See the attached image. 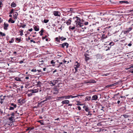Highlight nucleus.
I'll return each mask as SVG.
<instances>
[{"label":"nucleus","instance_id":"f257e3e1","mask_svg":"<svg viewBox=\"0 0 133 133\" xmlns=\"http://www.w3.org/2000/svg\"><path fill=\"white\" fill-rule=\"evenodd\" d=\"M132 29V28L131 27H130L128 28L126 30H123L122 31V32H123L125 34H128L129 33V32L131 31Z\"/></svg>","mask_w":133,"mask_h":133},{"label":"nucleus","instance_id":"f03ea898","mask_svg":"<svg viewBox=\"0 0 133 133\" xmlns=\"http://www.w3.org/2000/svg\"><path fill=\"white\" fill-rule=\"evenodd\" d=\"M53 14L56 16H60L61 13L58 11H55L53 12Z\"/></svg>","mask_w":133,"mask_h":133},{"label":"nucleus","instance_id":"7ed1b4c3","mask_svg":"<svg viewBox=\"0 0 133 133\" xmlns=\"http://www.w3.org/2000/svg\"><path fill=\"white\" fill-rule=\"evenodd\" d=\"M76 23V26L78 27H82L83 26V24L81 23L80 22H77Z\"/></svg>","mask_w":133,"mask_h":133},{"label":"nucleus","instance_id":"20e7f679","mask_svg":"<svg viewBox=\"0 0 133 133\" xmlns=\"http://www.w3.org/2000/svg\"><path fill=\"white\" fill-rule=\"evenodd\" d=\"M60 45H61V47L63 48H64L65 46H66V48H67L69 44L67 43H65L62 44H60Z\"/></svg>","mask_w":133,"mask_h":133},{"label":"nucleus","instance_id":"39448f33","mask_svg":"<svg viewBox=\"0 0 133 133\" xmlns=\"http://www.w3.org/2000/svg\"><path fill=\"white\" fill-rule=\"evenodd\" d=\"M18 103L21 105H22L25 102V100L24 99H22V100L19 99L18 100Z\"/></svg>","mask_w":133,"mask_h":133},{"label":"nucleus","instance_id":"423d86ee","mask_svg":"<svg viewBox=\"0 0 133 133\" xmlns=\"http://www.w3.org/2000/svg\"><path fill=\"white\" fill-rule=\"evenodd\" d=\"M18 15V13L16 12H14L13 13V16L15 19L17 18V17Z\"/></svg>","mask_w":133,"mask_h":133},{"label":"nucleus","instance_id":"0eeeda50","mask_svg":"<svg viewBox=\"0 0 133 133\" xmlns=\"http://www.w3.org/2000/svg\"><path fill=\"white\" fill-rule=\"evenodd\" d=\"M83 108L85 109L86 111L88 112L89 113H90V111H89V109L88 107L85 105L83 106Z\"/></svg>","mask_w":133,"mask_h":133},{"label":"nucleus","instance_id":"6e6552de","mask_svg":"<svg viewBox=\"0 0 133 133\" xmlns=\"http://www.w3.org/2000/svg\"><path fill=\"white\" fill-rule=\"evenodd\" d=\"M98 98V96L96 95H94L92 97V98L91 99L92 100H95L96 101L97 100V99Z\"/></svg>","mask_w":133,"mask_h":133},{"label":"nucleus","instance_id":"1a4fd4ad","mask_svg":"<svg viewBox=\"0 0 133 133\" xmlns=\"http://www.w3.org/2000/svg\"><path fill=\"white\" fill-rule=\"evenodd\" d=\"M84 56L85 61L86 62H87L90 59L89 57V55L88 54L84 55Z\"/></svg>","mask_w":133,"mask_h":133},{"label":"nucleus","instance_id":"9d476101","mask_svg":"<svg viewBox=\"0 0 133 133\" xmlns=\"http://www.w3.org/2000/svg\"><path fill=\"white\" fill-rule=\"evenodd\" d=\"M69 100H65L62 102L61 103L63 104H68L69 103Z\"/></svg>","mask_w":133,"mask_h":133},{"label":"nucleus","instance_id":"9b49d317","mask_svg":"<svg viewBox=\"0 0 133 133\" xmlns=\"http://www.w3.org/2000/svg\"><path fill=\"white\" fill-rule=\"evenodd\" d=\"M71 18H70L69 19L66 21V23L67 25H69L71 24Z\"/></svg>","mask_w":133,"mask_h":133},{"label":"nucleus","instance_id":"f8f14e48","mask_svg":"<svg viewBox=\"0 0 133 133\" xmlns=\"http://www.w3.org/2000/svg\"><path fill=\"white\" fill-rule=\"evenodd\" d=\"M4 29L5 30H6L7 29V28L9 26V24L7 23H5L4 24Z\"/></svg>","mask_w":133,"mask_h":133},{"label":"nucleus","instance_id":"ddd939ff","mask_svg":"<svg viewBox=\"0 0 133 133\" xmlns=\"http://www.w3.org/2000/svg\"><path fill=\"white\" fill-rule=\"evenodd\" d=\"M14 117L11 116V117H9L8 119L12 122H14L15 121V120H14Z\"/></svg>","mask_w":133,"mask_h":133},{"label":"nucleus","instance_id":"4468645a","mask_svg":"<svg viewBox=\"0 0 133 133\" xmlns=\"http://www.w3.org/2000/svg\"><path fill=\"white\" fill-rule=\"evenodd\" d=\"M80 65L79 63H78L77 62H76L74 65V67L78 68L79 67Z\"/></svg>","mask_w":133,"mask_h":133},{"label":"nucleus","instance_id":"2eb2a0df","mask_svg":"<svg viewBox=\"0 0 133 133\" xmlns=\"http://www.w3.org/2000/svg\"><path fill=\"white\" fill-rule=\"evenodd\" d=\"M30 91L32 93H36L38 91V90L37 89H35L34 90H31Z\"/></svg>","mask_w":133,"mask_h":133},{"label":"nucleus","instance_id":"dca6fc26","mask_svg":"<svg viewBox=\"0 0 133 133\" xmlns=\"http://www.w3.org/2000/svg\"><path fill=\"white\" fill-rule=\"evenodd\" d=\"M59 98L60 99L65 98V99H68V95L62 96L61 97H59Z\"/></svg>","mask_w":133,"mask_h":133},{"label":"nucleus","instance_id":"f3484780","mask_svg":"<svg viewBox=\"0 0 133 133\" xmlns=\"http://www.w3.org/2000/svg\"><path fill=\"white\" fill-rule=\"evenodd\" d=\"M53 83V85L54 86L56 84H57L58 83V81L57 80H55L52 81Z\"/></svg>","mask_w":133,"mask_h":133},{"label":"nucleus","instance_id":"a211bd4d","mask_svg":"<svg viewBox=\"0 0 133 133\" xmlns=\"http://www.w3.org/2000/svg\"><path fill=\"white\" fill-rule=\"evenodd\" d=\"M59 89L57 88H55L54 90V93L57 94L58 93Z\"/></svg>","mask_w":133,"mask_h":133},{"label":"nucleus","instance_id":"6ab92c4d","mask_svg":"<svg viewBox=\"0 0 133 133\" xmlns=\"http://www.w3.org/2000/svg\"><path fill=\"white\" fill-rule=\"evenodd\" d=\"M91 96H87L85 97V100L89 101L91 100Z\"/></svg>","mask_w":133,"mask_h":133},{"label":"nucleus","instance_id":"aec40b11","mask_svg":"<svg viewBox=\"0 0 133 133\" xmlns=\"http://www.w3.org/2000/svg\"><path fill=\"white\" fill-rule=\"evenodd\" d=\"M59 37V39H61V41H63L64 40H65L66 39V38H64L63 37Z\"/></svg>","mask_w":133,"mask_h":133},{"label":"nucleus","instance_id":"412c9836","mask_svg":"<svg viewBox=\"0 0 133 133\" xmlns=\"http://www.w3.org/2000/svg\"><path fill=\"white\" fill-rule=\"evenodd\" d=\"M76 20H75V22H80L81 20L80 19V18L78 17H76Z\"/></svg>","mask_w":133,"mask_h":133},{"label":"nucleus","instance_id":"4be33fe9","mask_svg":"<svg viewBox=\"0 0 133 133\" xmlns=\"http://www.w3.org/2000/svg\"><path fill=\"white\" fill-rule=\"evenodd\" d=\"M34 29L35 31H38L39 30V28L38 26H35L34 27Z\"/></svg>","mask_w":133,"mask_h":133},{"label":"nucleus","instance_id":"5701e85b","mask_svg":"<svg viewBox=\"0 0 133 133\" xmlns=\"http://www.w3.org/2000/svg\"><path fill=\"white\" fill-rule=\"evenodd\" d=\"M11 6L13 7H15L16 6V4L14 2H12L11 3Z\"/></svg>","mask_w":133,"mask_h":133},{"label":"nucleus","instance_id":"b1692460","mask_svg":"<svg viewBox=\"0 0 133 133\" xmlns=\"http://www.w3.org/2000/svg\"><path fill=\"white\" fill-rule=\"evenodd\" d=\"M36 83H37L36 84L38 86L40 87L41 86L40 84H41V82L40 81H38V82H36Z\"/></svg>","mask_w":133,"mask_h":133},{"label":"nucleus","instance_id":"393cba45","mask_svg":"<svg viewBox=\"0 0 133 133\" xmlns=\"http://www.w3.org/2000/svg\"><path fill=\"white\" fill-rule=\"evenodd\" d=\"M34 129V127L31 128L30 127H29L27 128V129L26 130L31 131L32 130H33Z\"/></svg>","mask_w":133,"mask_h":133},{"label":"nucleus","instance_id":"a878e982","mask_svg":"<svg viewBox=\"0 0 133 133\" xmlns=\"http://www.w3.org/2000/svg\"><path fill=\"white\" fill-rule=\"evenodd\" d=\"M9 22H11L12 23H14L15 21L12 20V19L11 18H10L9 19L8 21Z\"/></svg>","mask_w":133,"mask_h":133},{"label":"nucleus","instance_id":"bb28decb","mask_svg":"<svg viewBox=\"0 0 133 133\" xmlns=\"http://www.w3.org/2000/svg\"><path fill=\"white\" fill-rule=\"evenodd\" d=\"M117 83H114V84H112L109 85H108V87H111L112 86H114L116 85H117Z\"/></svg>","mask_w":133,"mask_h":133},{"label":"nucleus","instance_id":"cd10ccee","mask_svg":"<svg viewBox=\"0 0 133 133\" xmlns=\"http://www.w3.org/2000/svg\"><path fill=\"white\" fill-rule=\"evenodd\" d=\"M81 96V95H77V94H74L73 95V96H74V98L78 96Z\"/></svg>","mask_w":133,"mask_h":133},{"label":"nucleus","instance_id":"c85d7f7f","mask_svg":"<svg viewBox=\"0 0 133 133\" xmlns=\"http://www.w3.org/2000/svg\"><path fill=\"white\" fill-rule=\"evenodd\" d=\"M95 81L94 80H90L88 82V83H95Z\"/></svg>","mask_w":133,"mask_h":133},{"label":"nucleus","instance_id":"c756f323","mask_svg":"<svg viewBox=\"0 0 133 133\" xmlns=\"http://www.w3.org/2000/svg\"><path fill=\"white\" fill-rule=\"evenodd\" d=\"M21 37L20 38H16V41H18V42H19L21 41Z\"/></svg>","mask_w":133,"mask_h":133},{"label":"nucleus","instance_id":"7c9ffc66","mask_svg":"<svg viewBox=\"0 0 133 133\" xmlns=\"http://www.w3.org/2000/svg\"><path fill=\"white\" fill-rule=\"evenodd\" d=\"M123 116L125 118H128L129 117V115L127 114L124 115Z\"/></svg>","mask_w":133,"mask_h":133},{"label":"nucleus","instance_id":"2f4dec72","mask_svg":"<svg viewBox=\"0 0 133 133\" xmlns=\"http://www.w3.org/2000/svg\"><path fill=\"white\" fill-rule=\"evenodd\" d=\"M0 35L2 36H5V33H3L1 32H0Z\"/></svg>","mask_w":133,"mask_h":133},{"label":"nucleus","instance_id":"473e14b6","mask_svg":"<svg viewBox=\"0 0 133 133\" xmlns=\"http://www.w3.org/2000/svg\"><path fill=\"white\" fill-rule=\"evenodd\" d=\"M60 39H59V38H58V37H57L55 38V40L57 42H60Z\"/></svg>","mask_w":133,"mask_h":133},{"label":"nucleus","instance_id":"72a5a7b5","mask_svg":"<svg viewBox=\"0 0 133 133\" xmlns=\"http://www.w3.org/2000/svg\"><path fill=\"white\" fill-rule=\"evenodd\" d=\"M49 21V19H45L43 21H42L43 22H44L45 23H48Z\"/></svg>","mask_w":133,"mask_h":133},{"label":"nucleus","instance_id":"f704fd0d","mask_svg":"<svg viewBox=\"0 0 133 133\" xmlns=\"http://www.w3.org/2000/svg\"><path fill=\"white\" fill-rule=\"evenodd\" d=\"M14 39L13 38H11V41H9V43H12L14 42Z\"/></svg>","mask_w":133,"mask_h":133},{"label":"nucleus","instance_id":"c9c22d12","mask_svg":"<svg viewBox=\"0 0 133 133\" xmlns=\"http://www.w3.org/2000/svg\"><path fill=\"white\" fill-rule=\"evenodd\" d=\"M43 121V120H40L39 121H38V122H40L42 125H44V124L43 123V122H42Z\"/></svg>","mask_w":133,"mask_h":133},{"label":"nucleus","instance_id":"e433bc0d","mask_svg":"<svg viewBox=\"0 0 133 133\" xmlns=\"http://www.w3.org/2000/svg\"><path fill=\"white\" fill-rule=\"evenodd\" d=\"M23 30H22L21 31H20V35L21 36H22L23 35Z\"/></svg>","mask_w":133,"mask_h":133},{"label":"nucleus","instance_id":"4c0bfd02","mask_svg":"<svg viewBox=\"0 0 133 133\" xmlns=\"http://www.w3.org/2000/svg\"><path fill=\"white\" fill-rule=\"evenodd\" d=\"M11 105L12 106H13L15 108H16L17 107V105L16 104H14L13 103H11Z\"/></svg>","mask_w":133,"mask_h":133},{"label":"nucleus","instance_id":"58836bf2","mask_svg":"<svg viewBox=\"0 0 133 133\" xmlns=\"http://www.w3.org/2000/svg\"><path fill=\"white\" fill-rule=\"evenodd\" d=\"M14 9H12L11 10L10 12H9V14H11L12 13H13L14 12Z\"/></svg>","mask_w":133,"mask_h":133},{"label":"nucleus","instance_id":"ea45409f","mask_svg":"<svg viewBox=\"0 0 133 133\" xmlns=\"http://www.w3.org/2000/svg\"><path fill=\"white\" fill-rule=\"evenodd\" d=\"M49 84H50L51 86H53V81H51L49 83Z\"/></svg>","mask_w":133,"mask_h":133},{"label":"nucleus","instance_id":"a19ab883","mask_svg":"<svg viewBox=\"0 0 133 133\" xmlns=\"http://www.w3.org/2000/svg\"><path fill=\"white\" fill-rule=\"evenodd\" d=\"M31 71L33 72H36L37 70L36 69H34L31 70Z\"/></svg>","mask_w":133,"mask_h":133},{"label":"nucleus","instance_id":"79ce46f5","mask_svg":"<svg viewBox=\"0 0 133 133\" xmlns=\"http://www.w3.org/2000/svg\"><path fill=\"white\" fill-rule=\"evenodd\" d=\"M68 99H69L70 98H74V96H73V95H68Z\"/></svg>","mask_w":133,"mask_h":133},{"label":"nucleus","instance_id":"37998d69","mask_svg":"<svg viewBox=\"0 0 133 133\" xmlns=\"http://www.w3.org/2000/svg\"><path fill=\"white\" fill-rule=\"evenodd\" d=\"M14 108H15L14 107H10L9 109L10 110H13L14 109Z\"/></svg>","mask_w":133,"mask_h":133},{"label":"nucleus","instance_id":"c03bdc74","mask_svg":"<svg viewBox=\"0 0 133 133\" xmlns=\"http://www.w3.org/2000/svg\"><path fill=\"white\" fill-rule=\"evenodd\" d=\"M114 45V43L113 42H111L109 44V45L112 46L113 45Z\"/></svg>","mask_w":133,"mask_h":133},{"label":"nucleus","instance_id":"a18cd8bd","mask_svg":"<svg viewBox=\"0 0 133 133\" xmlns=\"http://www.w3.org/2000/svg\"><path fill=\"white\" fill-rule=\"evenodd\" d=\"M32 93H31L30 94H28V96L29 97H30L32 96Z\"/></svg>","mask_w":133,"mask_h":133},{"label":"nucleus","instance_id":"49530a36","mask_svg":"<svg viewBox=\"0 0 133 133\" xmlns=\"http://www.w3.org/2000/svg\"><path fill=\"white\" fill-rule=\"evenodd\" d=\"M82 71L83 72H82V73H81V74L82 75H83L85 74V71L84 70H83Z\"/></svg>","mask_w":133,"mask_h":133},{"label":"nucleus","instance_id":"de8ad7c7","mask_svg":"<svg viewBox=\"0 0 133 133\" xmlns=\"http://www.w3.org/2000/svg\"><path fill=\"white\" fill-rule=\"evenodd\" d=\"M81 28H82V30H81L83 31H84L85 29H86V28L85 27H82Z\"/></svg>","mask_w":133,"mask_h":133},{"label":"nucleus","instance_id":"09e8293b","mask_svg":"<svg viewBox=\"0 0 133 133\" xmlns=\"http://www.w3.org/2000/svg\"><path fill=\"white\" fill-rule=\"evenodd\" d=\"M15 79L17 81H21L20 79L19 78H16Z\"/></svg>","mask_w":133,"mask_h":133},{"label":"nucleus","instance_id":"8fccbe9b","mask_svg":"<svg viewBox=\"0 0 133 133\" xmlns=\"http://www.w3.org/2000/svg\"><path fill=\"white\" fill-rule=\"evenodd\" d=\"M47 100V99L46 98V99L44 100L43 101H42L40 103V104H42V103H44V102H45Z\"/></svg>","mask_w":133,"mask_h":133},{"label":"nucleus","instance_id":"3c124183","mask_svg":"<svg viewBox=\"0 0 133 133\" xmlns=\"http://www.w3.org/2000/svg\"><path fill=\"white\" fill-rule=\"evenodd\" d=\"M129 72H130L133 73V69H130L129 70Z\"/></svg>","mask_w":133,"mask_h":133},{"label":"nucleus","instance_id":"603ef678","mask_svg":"<svg viewBox=\"0 0 133 133\" xmlns=\"http://www.w3.org/2000/svg\"><path fill=\"white\" fill-rule=\"evenodd\" d=\"M71 26H70L69 27V28L71 29H72V30H73L75 28L74 26L72 27L71 28Z\"/></svg>","mask_w":133,"mask_h":133},{"label":"nucleus","instance_id":"864d4df0","mask_svg":"<svg viewBox=\"0 0 133 133\" xmlns=\"http://www.w3.org/2000/svg\"><path fill=\"white\" fill-rule=\"evenodd\" d=\"M37 73H36V74H38V73H39L40 72H41V73L42 72H41V70H37Z\"/></svg>","mask_w":133,"mask_h":133},{"label":"nucleus","instance_id":"5fc2aeb1","mask_svg":"<svg viewBox=\"0 0 133 133\" xmlns=\"http://www.w3.org/2000/svg\"><path fill=\"white\" fill-rule=\"evenodd\" d=\"M132 41H130V43H129V44L128 45L129 46H131V45H132V44L131 43H132Z\"/></svg>","mask_w":133,"mask_h":133},{"label":"nucleus","instance_id":"6e6d98bb","mask_svg":"<svg viewBox=\"0 0 133 133\" xmlns=\"http://www.w3.org/2000/svg\"><path fill=\"white\" fill-rule=\"evenodd\" d=\"M0 113L1 114H2L3 113V111L1 109H0Z\"/></svg>","mask_w":133,"mask_h":133},{"label":"nucleus","instance_id":"4d7b16f0","mask_svg":"<svg viewBox=\"0 0 133 133\" xmlns=\"http://www.w3.org/2000/svg\"><path fill=\"white\" fill-rule=\"evenodd\" d=\"M129 3L128 2V1H124V3L128 4Z\"/></svg>","mask_w":133,"mask_h":133},{"label":"nucleus","instance_id":"13d9d810","mask_svg":"<svg viewBox=\"0 0 133 133\" xmlns=\"http://www.w3.org/2000/svg\"><path fill=\"white\" fill-rule=\"evenodd\" d=\"M30 41L31 42H33L34 43H36V42L35 41H34V40H31Z\"/></svg>","mask_w":133,"mask_h":133},{"label":"nucleus","instance_id":"bf43d9fd","mask_svg":"<svg viewBox=\"0 0 133 133\" xmlns=\"http://www.w3.org/2000/svg\"><path fill=\"white\" fill-rule=\"evenodd\" d=\"M51 63L52 64L55 63V62H54L53 60H52L51 61Z\"/></svg>","mask_w":133,"mask_h":133},{"label":"nucleus","instance_id":"052dcab7","mask_svg":"<svg viewBox=\"0 0 133 133\" xmlns=\"http://www.w3.org/2000/svg\"><path fill=\"white\" fill-rule=\"evenodd\" d=\"M43 32L44 30L43 29H42L41 30V31H40V32H40L41 33H43Z\"/></svg>","mask_w":133,"mask_h":133},{"label":"nucleus","instance_id":"680f3d73","mask_svg":"<svg viewBox=\"0 0 133 133\" xmlns=\"http://www.w3.org/2000/svg\"><path fill=\"white\" fill-rule=\"evenodd\" d=\"M77 108L78 109V110H81V107L80 106H78Z\"/></svg>","mask_w":133,"mask_h":133},{"label":"nucleus","instance_id":"e2e57ef3","mask_svg":"<svg viewBox=\"0 0 133 133\" xmlns=\"http://www.w3.org/2000/svg\"><path fill=\"white\" fill-rule=\"evenodd\" d=\"M107 37H104V35H103L102 36V38L103 39H105V38H106Z\"/></svg>","mask_w":133,"mask_h":133},{"label":"nucleus","instance_id":"0e129e2a","mask_svg":"<svg viewBox=\"0 0 133 133\" xmlns=\"http://www.w3.org/2000/svg\"><path fill=\"white\" fill-rule=\"evenodd\" d=\"M88 22H85L84 23V24L86 25L88 24Z\"/></svg>","mask_w":133,"mask_h":133},{"label":"nucleus","instance_id":"69168bd1","mask_svg":"<svg viewBox=\"0 0 133 133\" xmlns=\"http://www.w3.org/2000/svg\"><path fill=\"white\" fill-rule=\"evenodd\" d=\"M11 115L12 116L14 117V113L13 112L11 114Z\"/></svg>","mask_w":133,"mask_h":133},{"label":"nucleus","instance_id":"338daca9","mask_svg":"<svg viewBox=\"0 0 133 133\" xmlns=\"http://www.w3.org/2000/svg\"><path fill=\"white\" fill-rule=\"evenodd\" d=\"M119 2L121 4L124 3V1H120Z\"/></svg>","mask_w":133,"mask_h":133},{"label":"nucleus","instance_id":"774afa93","mask_svg":"<svg viewBox=\"0 0 133 133\" xmlns=\"http://www.w3.org/2000/svg\"><path fill=\"white\" fill-rule=\"evenodd\" d=\"M68 10H70V11H72L73 10V9L72 8H70L69 9H68Z\"/></svg>","mask_w":133,"mask_h":133}]
</instances>
